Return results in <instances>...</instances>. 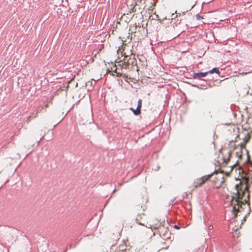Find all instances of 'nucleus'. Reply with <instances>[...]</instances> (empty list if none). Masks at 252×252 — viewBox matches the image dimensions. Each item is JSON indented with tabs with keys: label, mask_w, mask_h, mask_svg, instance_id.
<instances>
[{
	"label": "nucleus",
	"mask_w": 252,
	"mask_h": 252,
	"mask_svg": "<svg viewBox=\"0 0 252 252\" xmlns=\"http://www.w3.org/2000/svg\"><path fill=\"white\" fill-rule=\"evenodd\" d=\"M211 175H208L197 179L193 183V186L196 188L202 186L206 182L210 179Z\"/></svg>",
	"instance_id": "0eeeda50"
},
{
	"label": "nucleus",
	"mask_w": 252,
	"mask_h": 252,
	"mask_svg": "<svg viewBox=\"0 0 252 252\" xmlns=\"http://www.w3.org/2000/svg\"><path fill=\"white\" fill-rule=\"evenodd\" d=\"M248 161L252 165V158L248 156Z\"/></svg>",
	"instance_id": "dca6fc26"
},
{
	"label": "nucleus",
	"mask_w": 252,
	"mask_h": 252,
	"mask_svg": "<svg viewBox=\"0 0 252 252\" xmlns=\"http://www.w3.org/2000/svg\"><path fill=\"white\" fill-rule=\"evenodd\" d=\"M208 74V72L196 73L194 74L193 77L195 79H198L206 76Z\"/></svg>",
	"instance_id": "f8f14e48"
},
{
	"label": "nucleus",
	"mask_w": 252,
	"mask_h": 252,
	"mask_svg": "<svg viewBox=\"0 0 252 252\" xmlns=\"http://www.w3.org/2000/svg\"><path fill=\"white\" fill-rule=\"evenodd\" d=\"M247 182H248V181H247ZM245 184H246L247 185V184H246V182H245Z\"/></svg>",
	"instance_id": "6ab92c4d"
},
{
	"label": "nucleus",
	"mask_w": 252,
	"mask_h": 252,
	"mask_svg": "<svg viewBox=\"0 0 252 252\" xmlns=\"http://www.w3.org/2000/svg\"><path fill=\"white\" fill-rule=\"evenodd\" d=\"M235 191L236 192H233V195L231 196L230 201L234 218L237 217L238 213L244 211L245 209L249 207V205L247 204L250 198L248 185L243 183L236 185Z\"/></svg>",
	"instance_id": "f257e3e1"
},
{
	"label": "nucleus",
	"mask_w": 252,
	"mask_h": 252,
	"mask_svg": "<svg viewBox=\"0 0 252 252\" xmlns=\"http://www.w3.org/2000/svg\"><path fill=\"white\" fill-rule=\"evenodd\" d=\"M208 72V73H211V74L215 72V73L219 74L220 73V71L219 70V69L217 68H214L212 70H211Z\"/></svg>",
	"instance_id": "4468645a"
},
{
	"label": "nucleus",
	"mask_w": 252,
	"mask_h": 252,
	"mask_svg": "<svg viewBox=\"0 0 252 252\" xmlns=\"http://www.w3.org/2000/svg\"><path fill=\"white\" fill-rule=\"evenodd\" d=\"M223 173L224 171L222 170L220 172H215L210 175L211 176V182L215 188L218 189L224 183L225 180Z\"/></svg>",
	"instance_id": "f03ea898"
},
{
	"label": "nucleus",
	"mask_w": 252,
	"mask_h": 252,
	"mask_svg": "<svg viewBox=\"0 0 252 252\" xmlns=\"http://www.w3.org/2000/svg\"><path fill=\"white\" fill-rule=\"evenodd\" d=\"M251 138V135L250 133H248L243 138V142L241 143L240 145H242L243 146L246 147V145L247 143L249 142L250 139Z\"/></svg>",
	"instance_id": "9b49d317"
},
{
	"label": "nucleus",
	"mask_w": 252,
	"mask_h": 252,
	"mask_svg": "<svg viewBox=\"0 0 252 252\" xmlns=\"http://www.w3.org/2000/svg\"><path fill=\"white\" fill-rule=\"evenodd\" d=\"M196 18H197V20H200V19H202V17L201 16L199 15H196Z\"/></svg>",
	"instance_id": "f3484780"
},
{
	"label": "nucleus",
	"mask_w": 252,
	"mask_h": 252,
	"mask_svg": "<svg viewBox=\"0 0 252 252\" xmlns=\"http://www.w3.org/2000/svg\"><path fill=\"white\" fill-rule=\"evenodd\" d=\"M168 225V223L163 221L162 224L160 223L158 226L156 227L155 228L158 229L160 236H166L169 233Z\"/></svg>",
	"instance_id": "423d86ee"
},
{
	"label": "nucleus",
	"mask_w": 252,
	"mask_h": 252,
	"mask_svg": "<svg viewBox=\"0 0 252 252\" xmlns=\"http://www.w3.org/2000/svg\"><path fill=\"white\" fill-rule=\"evenodd\" d=\"M229 147L230 151L232 150H235V155L239 159H241L242 157L243 153L244 150H245L246 151L247 156H250L249 155L248 151L246 149V147L243 146L241 145H236L235 142L233 141H230L229 143ZM247 162H249L248 160Z\"/></svg>",
	"instance_id": "20e7f679"
},
{
	"label": "nucleus",
	"mask_w": 252,
	"mask_h": 252,
	"mask_svg": "<svg viewBox=\"0 0 252 252\" xmlns=\"http://www.w3.org/2000/svg\"><path fill=\"white\" fill-rule=\"evenodd\" d=\"M129 47L128 46H127V45H126V44L124 45L123 46V52H122V56H124L123 60L125 62L126 61H127L128 64H129L130 63L129 62V61L126 60V58L129 56V55L132 54L131 50H129L128 53H126V50H128V49H129Z\"/></svg>",
	"instance_id": "6e6552de"
},
{
	"label": "nucleus",
	"mask_w": 252,
	"mask_h": 252,
	"mask_svg": "<svg viewBox=\"0 0 252 252\" xmlns=\"http://www.w3.org/2000/svg\"><path fill=\"white\" fill-rule=\"evenodd\" d=\"M235 166V165H230L229 167L231 168L230 169V171L229 172H225V174L227 176H228L229 174V172H232V169H233V167Z\"/></svg>",
	"instance_id": "2eb2a0df"
},
{
	"label": "nucleus",
	"mask_w": 252,
	"mask_h": 252,
	"mask_svg": "<svg viewBox=\"0 0 252 252\" xmlns=\"http://www.w3.org/2000/svg\"><path fill=\"white\" fill-rule=\"evenodd\" d=\"M142 102V100L141 99H139L138 101V105L136 109L135 110L133 108H130V110L133 112L135 115H139L141 114Z\"/></svg>",
	"instance_id": "9d476101"
},
{
	"label": "nucleus",
	"mask_w": 252,
	"mask_h": 252,
	"mask_svg": "<svg viewBox=\"0 0 252 252\" xmlns=\"http://www.w3.org/2000/svg\"><path fill=\"white\" fill-rule=\"evenodd\" d=\"M231 154V153L230 150H222L218 157V163L222 167L225 166L230 160Z\"/></svg>",
	"instance_id": "7ed1b4c3"
},
{
	"label": "nucleus",
	"mask_w": 252,
	"mask_h": 252,
	"mask_svg": "<svg viewBox=\"0 0 252 252\" xmlns=\"http://www.w3.org/2000/svg\"><path fill=\"white\" fill-rule=\"evenodd\" d=\"M242 127L244 130L252 132V118H249L247 122L243 124Z\"/></svg>",
	"instance_id": "1a4fd4ad"
},
{
	"label": "nucleus",
	"mask_w": 252,
	"mask_h": 252,
	"mask_svg": "<svg viewBox=\"0 0 252 252\" xmlns=\"http://www.w3.org/2000/svg\"><path fill=\"white\" fill-rule=\"evenodd\" d=\"M112 70L116 73L117 74L118 76H122V73L118 71V68L116 67V65H114L113 67L111 68Z\"/></svg>",
	"instance_id": "ddd939ff"
},
{
	"label": "nucleus",
	"mask_w": 252,
	"mask_h": 252,
	"mask_svg": "<svg viewBox=\"0 0 252 252\" xmlns=\"http://www.w3.org/2000/svg\"><path fill=\"white\" fill-rule=\"evenodd\" d=\"M247 73H247V72H245V73L243 72V73H242V74H245V75H246Z\"/></svg>",
	"instance_id": "a211bd4d"
},
{
	"label": "nucleus",
	"mask_w": 252,
	"mask_h": 252,
	"mask_svg": "<svg viewBox=\"0 0 252 252\" xmlns=\"http://www.w3.org/2000/svg\"><path fill=\"white\" fill-rule=\"evenodd\" d=\"M49 106L48 103L46 102L44 105H40L37 106L34 110L32 112V115L30 116L27 120V123H29L32 119H35L38 117V114L41 112L46 111V109Z\"/></svg>",
	"instance_id": "39448f33"
}]
</instances>
